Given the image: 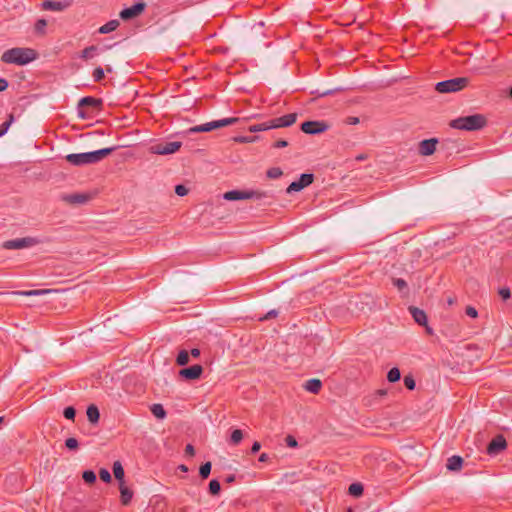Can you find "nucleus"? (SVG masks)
I'll list each match as a JSON object with an SVG mask.
<instances>
[{
	"instance_id": "1",
	"label": "nucleus",
	"mask_w": 512,
	"mask_h": 512,
	"mask_svg": "<svg viewBox=\"0 0 512 512\" xmlns=\"http://www.w3.org/2000/svg\"><path fill=\"white\" fill-rule=\"evenodd\" d=\"M37 58V53L32 48L16 47L6 50L1 61L6 64H15L19 66L26 65Z\"/></svg>"
},
{
	"instance_id": "2",
	"label": "nucleus",
	"mask_w": 512,
	"mask_h": 512,
	"mask_svg": "<svg viewBox=\"0 0 512 512\" xmlns=\"http://www.w3.org/2000/svg\"><path fill=\"white\" fill-rule=\"evenodd\" d=\"M115 150V147L103 148L85 153H72L66 156V160L75 166L97 163Z\"/></svg>"
},
{
	"instance_id": "3",
	"label": "nucleus",
	"mask_w": 512,
	"mask_h": 512,
	"mask_svg": "<svg viewBox=\"0 0 512 512\" xmlns=\"http://www.w3.org/2000/svg\"><path fill=\"white\" fill-rule=\"evenodd\" d=\"M486 124L483 115L474 114L465 117H459L451 121V127L459 130L475 131L479 130Z\"/></svg>"
},
{
	"instance_id": "4",
	"label": "nucleus",
	"mask_w": 512,
	"mask_h": 512,
	"mask_svg": "<svg viewBox=\"0 0 512 512\" xmlns=\"http://www.w3.org/2000/svg\"><path fill=\"white\" fill-rule=\"evenodd\" d=\"M238 118L236 117H229V118H223L220 120H214L211 122H207L201 125H196L194 127H191L189 132L190 133H201V132H210L214 129L222 128L225 126L233 125L238 122Z\"/></svg>"
},
{
	"instance_id": "5",
	"label": "nucleus",
	"mask_w": 512,
	"mask_h": 512,
	"mask_svg": "<svg viewBox=\"0 0 512 512\" xmlns=\"http://www.w3.org/2000/svg\"><path fill=\"white\" fill-rule=\"evenodd\" d=\"M468 84V79L465 77H457L445 81L438 82L435 89L439 93H452L465 88Z\"/></svg>"
},
{
	"instance_id": "6",
	"label": "nucleus",
	"mask_w": 512,
	"mask_h": 512,
	"mask_svg": "<svg viewBox=\"0 0 512 512\" xmlns=\"http://www.w3.org/2000/svg\"><path fill=\"white\" fill-rule=\"evenodd\" d=\"M267 197L266 192L260 191H240V190H231L224 193L223 198L228 201H236V200H244V199H264Z\"/></svg>"
},
{
	"instance_id": "7",
	"label": "nucleus",
	"mask_w": 512,
	"mask_h": 512,
	"mask_svg": "<svg viewBox=\"0 0 512 512\" xmlns=\"http://www.w3.org/2000/svg\"><path fill=\"white\" fill-rule=\"evenodd\" d=\"M182 146L180 141L159 142L150 146L149 151L156 155H170L176 153Z\"/></svg>"
},
{
	"instance_id": "8",
	"label": "nucleus",
	"mask_w": 512,
	"mask_h": 512,
	"mask_svg": "<svg viewBox=\"0 0 512 512\" xmlns=\"http://www.w3.org/2000/svg\"><path fill=\"white\" fill-rule=\"evenodd\" d=\"M314 176L310 173L301 174L298 180L293 181L288 187L286 192L291 194L293 192H299L305 187L309 186L313 182Z\"/></svg>"
},
{
	"instance_id": "9",
	"label": "nucleus",
	"mask_w": 512,
	"mask_h": 512,
	"mask_svg": "<svg viewBox=\"0 0 512 512\" xmlns=\"http://www.w3.org/2000/svg\"><path fill=\"white\" fill-rule=\"evenodd\" d=\"M328 129V125L323 121H306L302 123L301 130L306 134H320Z\"/></svg>"
},
{
	"instance_id": "10",
	"label": "nucleus",
	"mask_w": 512,
	"mask_h": 512,
	"mask_svg": "<svg viewBox=\"0 0 512 512\" xmlns=\"http://www.w3.org/2000/svg\"><path fill=\"white\" fill-rule=\"evenodd\" d=\"M72 0H44L41 3V8L46 11H64L72 5Z\"/></svg>"
},
{
	"instance_id": "11",
	"label": "nucleus",
	"mask_w": 512,
	"mask_h": 512,
	"mask_svg": "<svg viewBox=\"0 0 512 512\" xmlns=\"http://www.w3.org/2000/svg\"><path fill=\"white\" fill-rule=\"evenodd\" d=\"M297 114L296 113H289L281 117L270 119V128H283V127H289L293 125L296 122Z\"/></svg>"
},
{
	"instance_id": "12",
	"label": "nucleus",
	"mask_w": 512,
	"mask_h": 512,
	"mask_svg": "<svg viewBox=\"0 0 512 512\" xmlns=\"http://www.w3.org/2000/svg\"><path fill=\"white\" fill-rule=\"evenodd\" d=\"M145 7H146L145 3L138 2V3L134 4V5H132L131 7L123 9L120 12V17L123 20L132 19V18L137 17L138 15H140L145 10Z\"/></svg>"
},
{
	"instance_id": "13",
	"label": "nucleus",
	"mask_w": 512,
	"mask_h": 512,
	"mask_svg": "<svg viewBox=\"0 0 512 512\" xmlns=\"http://www.w3.org/2000/svg\"><path fill=\"white\" fill-rule=\"evenodd\" d=\"M506 448V440L502 435L494 437L487 446L489 455H497Z\"/></svg>"
},
{
	"instance_id": "14",
	"label": "nucleus",
	"mask_w": 512,
	"mask_h": 512,
	"mask_svg": "<svg viewBox=\"0 0 512 512\" xmlns=\"http://www.w3.org/2000/svg\"><path fill=\"white\" fill-rule=\"evenodd\" d=\"M36 241L33 238H18L6 241L4 247L6 249H22L34 245Z\"/></svg>"
},
{
	"instance_id": "15",
	"label": "nucleus",
	"mask_w": 512,
	"mask_h": 512,
	"mask_svg": "<svg viewBox=\"0 0 512 512\" xmlns=\"http://www.w3.org/2000/svg\"><path fill=\"white\" fill-rule=\"evenodd\" d=\"M100 104H101V101L99 99L94 98V97L87 96V97L81 98L80 101H79V104H78V115H79V117H81L82 119H85V118L88 117V114L83 109L85 106L98 107V106H100Z\"/></svg>"
},
{
	"instance_id": "16",
	"label": "nucleus",
	"mask_w": 512,
	"mask_h": 512,
	"mask_svg": "<svg viewBox=\"0 0 512 512\" xmlns=\"http://www.w3.org/2000/svg\"><path fill=\"white\" fill-rule=\"evenodd\" d=\"M203 372L201 365H193L188 368L181 369L179 375L185 379L195 380L198 379Z\"/></svg>"
},
{
	"instance_id": "17",
	"label": "nucleus",
	"mask_w": 512,
	"mask_h": 512,
	"mask_svg": "<svg viewBox=\"0 0 512 512\" xmlns=\"http://www.w3.org/2000/svg\"><path fill=\"white\" fill-rule=\"evenodd\" d=\"M437 143V139L434 138L421 141L419 144L420 154L424 156L433 154L436 150Z\"/></svg>"
},
{
	"instance_id": "18",
	"label": "nucleus",
	"mask_w": 512,
	"mask_h": 512,
	"mask_svg": "<svg viewBox=\"0 0 512 512\" xmlns=\"http://www.w3.org/2000/svg\"><path fill=\"white\" fill-rule=\"evenodd\" d=\"M409 310L416 323L422 326L427 325V316L423 310L416 307H410Z\"/></svg>"
},
{
	"instance_id": "19",
	"label": "nucleus",
	"mask_w": 512,
	"mask_h": 512,
	"mask_svg": "<svg viewBox=\"0 0 512 512\" xmlns=\"http://www.w3.org/2000/svg\"><path fill=\"white\" fill-rule=\"evenodd\" d=\"M463 459L460 456L454 455L448 458L446 467L450 471H459L462 467Z\"/></svg>"
},
{
	"instance_id": "20",
	"label": "nucleus",
	"mask_w": 512,
	"mask_h": 512,
	"mask_svg": "<svg viewBox=\"0 0 512 512\" xmlns=\"http://www.w3.org/2000/svg\"><path fill=\"white\" fill-rule=\"evenodd\" d=\"M321 387L322 383L318 379H310L306 381V383L304 384L305 390L313 394H317L320 391Z\"/></svg>"
},
{
	"instance_id": "21",
	"label": "nucleus",
	"mask_w": 512,
	"mask_h": 512,
	"mask_svg": "<svg viewBox=\"0 0 512 512\" xmlns=\"http://www.w3.org/2000/svg\"><path fill=\"white\" fill-rule=\"evenodd\" d=\"M119 489L121 494V502L122 504L127 505L131 501L133 493L127 486H125L124 482L120 483Z\"/></svg>"
},
{
	"instance_id": "22",
	"label": "nucleus",
	"mask_w": 512,
	"mask_h": 512,
	"mask_svg": "<svg viewBox=\"0 0 512 512\" xmlns=\"http://www.w3.org/2000/svg\"><path fill=\"white\" fill-rule=\"evenodd\" d=\"M99 48L95 45L86 47L80 54V58L83 60H89L94 58L98 54Z\"/></svg>"
},
{
	"instance_id": "23",
	"label": "nucleus",
	"mask_w": 512,
	"mask_h": 512,
	"mask_svg": "<svg viewBox=\"0 0 512 512\" xmlns=\"http://www.w3.org/2000/svg\"><path fill=\"white\" fill-rule=\"evenodd\" d=\"M118 26H119L118 20H111L99 28V33L108 34L110 32L115 31Z\"/></svg>"
},
{
	"instance_id": "24",
	"label": "nucleus",
	"mask_w": 512,
	"mask_h": 512,
	"mask_svg": "<svg viewBox=\"0 0 512 512\" xmlns=\"http://www.w3.org/2000/svg\"><path fill=\"white\" fill-rule=\"evenodd\" d=\"M87 417L91 423H97L100 417L98 408L95 405H90L87 408Z\"/></svg>"
},
{
	"instance_id": "25",
	"label": "nucleus",
	"mask_w": 512,
	"mask_h": 512,
	"mask_svg": "<svg viewBox=\"0 0 512 512\" xmlns=\"http://www.w3.org/2000/svg\"><path fill=\"white\" fill-rule=\"evenodd\" d=\"M270 129L271 128H270L269 120L262 122V123L253 124V125L249 126V128H248L249 132H252V133L262 132V131H266V130H270Z\"/></svg>"
},
{
	"instance_id": "26",
	"label": "nucleus",
	"mask_w": 512,
	"mask_h": 512,
	"mask_svg": "<svg viewBox=\"0 0 512 512\" xmlns=\"http://www.w3.org/2000/svg\"><path fill=\"white\" fill-rule=\"evenodd\" d=\"M113 473L117 480L124 482V469L119 461L114 462L113 464Z\"/></svg>"
},
{
	"instance_id": "27",
	"label": "nucleus",
	"mask_w": 512,
	"mask_h": 512,
	"mask_svg": "<svg viewBox=\"0 0 512 512\" xmlns=\"http://www.w3.org/2000/svg\"><path fill=\"white\" fill-rule=\"evenodd\" d=\"M66 200L74 204H83L88 200V197L84 194H72L66 197Z\"/></svg>"
},
{
	"instance_id": "28",
	"label": "nucleus",
	"mask_w": 512,
	"mask_h": 512,
	"mask_svg": "<svg viewBox=\"0 0 512 512\" xmlns=\"http://www.w3.org/2000/svg\"><path fill=\"white\" fill-rule=\"evenodd\" d=\"M50 290L41 289V290H27V291H17L14 294L22 295V296H40L49 293Z\"/></svg>"
},
{
	"instance_id": "29",
	"label": "nucleus",
	"mask_w": 512,
	"mask_h": 512,
	"mask_svg": "<svg viewBox=\"0 0 512 512\" xmlns=\"http://www.w3.org/2000/svg\"><path fill=\"white\" fill-rule=\"evenodd\" d=\"M151 413L158 419H163L166 416V412L161 404H153L151 406Z\"/></svg>"
},
{
	"instance_id": "30",
	"label": "nucleus",
	"mask_w": 512,
	"mask_h": 512,
	"mask_svg": "<svg viewBox=\"0 0 512 512\" xmlns=\"http://www.w3.org/2000/svg\"><path fill=\"white\" fill-rule=\"evenodd\" d=\"M189 362V353L186 350H181L176 358V363L179 366H184Z\"/></svg>"
},
{
	"instance_id": "31",
	"label": "nucleus",
	"mask_w": 512,
	"mask_h": 512,
	"mask_svg": "<svg viewBox=\"0 0 512 512\" xmlns=\"http://www.w3.org/2000/svg\"><path fill=\"white\" fill-rule=\"evenodd\" d=\"M348 491L350 495L359 497L363 493V486L360 483H353L349 486Z\"/></svg>"
},
{
	"instance_id": "32",
	"label": "nucleus",
	"mask_w": 512,
	"mask_h": 512,
	"mask_svg": "<svg viewBox=\"0 0 512 512\" xmlns=\"http://www.w3.org/2000/svg\"><path fill=\"white\" fill-rule=\"evenodd\" d=\"M46 26H47V21L45 19L37 20V22L35 23V26H34L35 32L40 35H44L46 33Z\"/></svg>"
},
{
	"instance_id": "33",
	"label": "nucleus",
	"mask_w": 512,
	"mask_h": 512,
	"mask_svg": "<svg viewBox=\"0 0 512 512\" xmlns=\"http://www.w3.org/2000/svg\"><path fill=\"white\" fill-rule=\"evenodd\" d=\"M400 377H401L400 370L396 367L390 369L387 374L388 381L392 382V383L398 381L400 379Z\"/></svg>"
},
{
	"instance_id": "34",
	"label": "nucleus",
	"mask_w": 512,
	"mask_h": 512,
	"mask_svg": "<svg viewBox=\"0 0 512 512\" xmlns=\"http://www.w3.org/2000/svg\"><path fill=\"white\" fill-rule=\"evenodd\" d=\"M220 490H221L220 482L216 479L211 480L209 483V492L212 495H217V494H219Z\"/></svg>"
},
{
	"instance_id": "35",
	"label": "nucleus",
	"mask_w": 512,
	"mask_h": 512,
	"mask_svg": "<svg viewBox=\"0 0 512 512\" xmlns=\"http://www.w3.org/2000/svg\"><path fill=\"white\" fill-rule=\"evenodd\" d=\"M13 121L14 117L12 114H10L8 120H6L0 125V137L6 134Z\"/></svg>"
},
{
	"instance_id": "36",
	"label": "nucleus",
	"mask_w": 512,
	"mask_h": 512,
	"mask_svg": "<svg viewBox=\"0 0 512 512\" xmlns=\"http://www.w3.org/2000/svg\"><path fill=\"white\" fill-rule=\"evenodd\" d=\"M210 472H211V463L210 462H206L203 465H201V467L199 469V474L203 479L207 478L209 476Z\"/></svg>"
},
{
	"instance_id": "37",
	"label": "nucleus",
	"mask_w": 512,
	"mask_h": 512,
	"mask_svg": "<svg viewBox=\"0 0 512 512\" xmlns=\"http://www.w3.org/2000/svg\"><path fill=\"white\" fill-rule=\"evenodd\" d=\"M242 438H243V433H242V431H241V430H239V429H235V430L232 432V434H231V442H232L233 444H235V445H236V444H238V443H240V442H241V440H242Z\"/></svg>"
},
{
	"instance_id": "38",
	"label": "nucleus",
	"mask_w": 512,
	"mask_h": 512,
	"mask_svg": "<svg viewBox=\"0 0 512 512\" xmlns=\"http://www.w3.org/2000/svg\"><path fill=\"white\" fill-rule=\"evenodd\" d=\"M282 175V170L278 167L270 168L267 171V176L271 179L279 178Z\"/></svg>"
},
{
	"instance_id": "39",
	"label": "nucleus",
	"mask_w": 512,
	"mask_h": 512,
	"mask_svg": "<svg viewBox=\"0 0 512 512\" xmlns=\"http://www.w3.org/2000/svg\"><path fill=\"white\" fill-rule=\"evenodd\" d=\"M83 479L87 483H94L96 481V475L93 471L87 470L83 472Z\"/></svg>"
},
{
	"instance_id": "40",
	"label": "nucleus",
	"mask_w": 512,
	"mask_h": 512,
	"mask_svg": "<svg viewBox=\"0 0 512 512\" xmlns=\"http://www.w3.org/2000/svg\"><path fill=\"white\" fill-rule=\"evenodd\" d=\"M104 76L105 75H104V69L103 68L97 67V68L94 69V71H93V79H94V81L100 82V81L103 80Z\"/></svg>"
},
{
	"instance_id": "41",
	"label": "nucleus",
	"mask_w": 512,
	"mask_h": 512,
	"mask_svg": "<svg viewBox=\"0 0 512 512\" xmlns=\"http://www.w3.org/2000/svg\"><path fill=\"white\" fill-rule=\"evenodd\" d=\"M65 446L70 450H74L78 447V441L73 437L67 438L65 441Z\"/></svg>"
},
{
	"instance_id": "42",
	"label": "nucleus",
	"mask_w": 512,
	"mask_h": 512,
	"mask_svg": "<svg viewBox=\"0 0 512 512\" xmlns=\"http://www.w3.org/2000/svg\"><path fill=\"white\" fill-rule=\"evenodd\" d=\"M498 294L500 295V297L503 300H507V299H509L511 297V292H510V289L508 287H501V288H499Z\"/></svg>"
},
{
	"instance_id": "43",
	"label": "nucleus",
	"mask_w": 512,
	"mask_h": 512,
	"mask_svg": "<svg viewBox=\"0 0 512 512\" xmlns=\"http://www.w3.org/2000/svg\"><path fill=\"white\" fill-rule=\"evenodd\" d=\"M75 409L71 406L64 409L63 415L66 419L73 420L75 417Z\"/></svg>"
},
{
	"instance_id": "44",
	"label": "nucleus",
	"mask_w": 512,
	"mask_h": 512,
	"mask_svg": "<svg viewBox=\"0 0 512 512\" xmlns=\"http://www.w3.org/2000/svg\"><path fill=\"white\" fill-rule=\"evenodd\" d=\"M99 477L102 481L108 483L111 481V474L108 470L106 469H101L100 472H99Z\"/></svg>"
},
{
	"instance_id": "45",
	"label": "nucleus",
	"mask_w": 512,
	"mask_h": 512,
	"mask_svg": "<svg viewBox=\"0 0 512 512\" xmlns=\"http://www.w3.org/2000/svg\"><path fill=\"white\" fill-rule=\"evenodd\" d=\"M404 384L409 390H413L415 388V380L411 376L404 377Z\"/></svg>"
},
{
	"instance_id": "46",
	"label": "nucleus",
	"mask_w": 512,
	"mask_h": 512,
	"mask_svg": "<svg viewBox=\"0 0 512 512\" xmlns=\"http://www.w3.org/2000/svg\"><path fill=\"white\" fill-rule=\"evenodd\" d=\"M175 193L178 196H185L188 194V189L184 185L180 184L175 187Z\"/></svg>"
},
{
	"instance_id": "47",
	"label": "nucleus",
	"mask_w": 512,
	"mask_h": 512,
	"mask_svg": "<svg viewBox=\"0 0 512 512\" xmlns=\"http://www.w3.org/2000/svg\"><path fill=\"white\" fill-rule=\"evenodd\" d=\"M465 313L467 316H469L471 318H477V316H478L477 310L472 306H467L465 309Z\"/></svg>"
},
{
	"instance_id": "48",
	"label": "nucleus",
	"mask_w": 512,
	"mask_h": 512,
	"mask_svg": "<svg viewBox=\"0 0 512 512\" xmlns=\"http://www.w3.org/2000/svg\"><path fill=\"white\" fill-rule=\"evenodd\" d=\"M393 284L399 289V290H403L404 288L407 287V284L406 282L401 279V278H397V279H394L393 281Z\"/></svg>"
},
{
	"instance_id": "49",
	"label": "nucleus",
	"mask_w": 512,
	"mask_h": 512,
	"mask_svg": "<svg viewBox=\"0 0 512 512\" xmlns=\"http://www.w3.org/2000/svg\"><path fill=\"white\" fill-rule=\"evenodd\" d=\"M286 443L289 447H296L297 446V441L295 438H293L292 436H288L286 438Z\"/></svg>"
},
{
	"instance_id": "50",
	"label": "nucleus",
	"mask_w": 512,
	"mask_h": 512,
	"mask_svg": "<svg viewBox=\"0 0 512 512\" xmlns=\"http://www.w3.org/2000/svg\"><path fill=\"white\" fill-rule=\"evenodd\" d=\"M346 123L348 125H356L359 123V118L358 117H354V116H350L346 119Z\"/></svg>"
},
{
	"instance_id": "51",
	"label": "nucleus",
	"mask_w": 512,
	"mask_h": 512,
	"mask_svg": "<svg viewBox=\"0 0 512 512\" xmlns=\"http://www.w3.org/2000/svg\"><path fill=\"white\" fill-rule=\"evenodd\" d=\"M8 87V81L4 78H0V92L6 90Z\"/></svg>"
},
{
	"instance_id": "52",
	"label": "nucleus",
	"mask_w": 512,
	"mask_h": 512,
	"mask_svg": "<svg viewBox=\"0 0 512 512\" xmlns=\"http://www.w3.org/2000/svg\"><path fill=\"white\" fill-rule=\"evenodd\" d=\"M288 145V142L286 140H278L275 144H274V147L276 148H284Z\"/></svg>"
},
{
	"instance_id": "53",
	"label": "nucleus",
	"mask_w": 512,
	"mask_h": 512,
	"mask_svg": "<svg viewBox=\"0 0 512 512\" xmlns=\"http://www.w3.org/2000/svg\"><path fill=\"white\" fill-rule=\"evenodd\" d=\"M260 448H261V444L256 441V442L253 443V445L251 447V452L253 454H255V453H257L260 450Z\"/></svg>"
},
{
	"instance_id": "54",
	"label": "nucleus",
	"mask_w": 512,
	"mask_h": 512,
	"mask_svg": "<svg viewBox=\"0 0 512 512\" xmlns=\"http://www.w3.org/2000/svg\"><path fill=\"white\" fill-rule=\"evenodd\" d=\"M185 453L187 455L193 456L195 453L194 447L191 444H188L185 448Z\"/></svg>"
},
{
	"instance_id": "55",
	"label": "nucleus",
	"mask_w": 512,
	"mask_h": 512,
	"mask_svg": "<svg viewBox=\"0 0 512 512\" xmlns=\"http://www.w3.org/2000/svg\"><path fill=\"white\" fill-rule=\"evenodd\" d=\"M191 355H192V357H194V358L199 357V356H200V350H199L198 348H193V349L191 350Z\"/></svg>"
},
{
	"instance_id": "56",
	"label": "nucleus",
	"mask_w": 512,
	"mask_h": 512,
	"mask_svg": "<svg viewBox=\"0 0 512 512\" xmlns=\"http://www.w3.org/2000/svg\"><path fill=\"white\" fill-rule=\"evenodd\" d=\"M277 314H278V313H277V311H276V310H271V311H269V312L267 313V315L265 316V318H264V319H269V318H271V317H275V316H277Z\"/></svg>"
},
{
	"instance_id": "57",
	"label": "nucleus",
	"mask_w": 512,
	"mask_h": 512,
	"mask_svg": "<svg viewBox=\"0 0 512 512\" xmlns=\"http://www.w3.org/2000/svg\"><path fill=\"white\" fill-rule=\"evenodd\" d=\"M268 458H269L268 454H266V453H262V454L259 456V459H258V460H259L260 462H266V461L268 460Z\"/></svg>"
},
{
	"instance_id": "58",
	"label": "nucleus",
	"mask_w": 512,
	"mask_h": 512,
	"mask_svg": "<svg viewBox=\"0 0 512 512\" xmlns=\"http://www.w3.org/2000/svg\"><path fill=\"white\" fill-rule=\"evenodd\" d=\"M179 469H180L181 471H183V472H187V471H188V468H187V466H185V465H180V466H179Z\"/></svg>"
},
{
	"instance_id": "59",
	"label": "nucleus",
	"mask_w": 512,
	"mask_h": 512,
	"mask_svg": "<svg viewBox=\"0 0 512 512\" xmlns=\"http://www.w3.org/2000/svg\"><path fill=\"white\" fill-rule=\"evenodd\" d=\"M106 71H107V72H112V68H111V66H107V67H106Z\"/></svg>"
},
{
	"instance_id": "60",
	"label": "nucleus",
	"mask_w": 512,
	"mask_h": 512,
	"mask_svg": "<svg viewBox=\"0 0 512 512\" xmlns=\"http://www.w3.org/2000/svg\"><path fill=\"white\" fill-rule=\"evenodd\" d=\"M379 394H380V395H385V394H386V391H385V390H380V391H379Z\"/></svg>"
},
{
	"instance_id": "61",
	"label": "nucleus",
	"mask_w": 512,
	"mask_h": 512,
	"mask_svg": "<svg viewBox=\"0 0 512 512\" xmlns=\"http://www.w3.org/2000/svg\"><path fill=\"white\" fill-rule=\"evenodd\" d=\"M241 141H243V142H247V141H249V140H248V138L243 137V138H241Z\"/></svg>"
},
{
	"instance_id": "62",
	"label": "nucleus",
	"mask_w": 512,
	"mask_h": 512,
	"mask_svg": "<svg viewBox=\"0 0 512 512\" xmlns=\"http://www.w3.org/2000/svg\"><path fill=\"white\" fill-rule=\"evenodd\" d=\"M509 95L512 97V87L510 88Z\"/></svg>"
},
{
	"instance_id": "63",
	"label": "nucleus",
	"mask_w": 512,
	"mask_h": 512,
	"mask_svg": "<svg viewBox=\"0 0 512 512\" xmlns=\"http://www.w3.org/2000/svg\"><path fill=\"white\" fill-rule=\"evenodd\" d=\"M231 481H233V477L228 478V482H231Z\"/></svg>"
},
{
	"instance_id": "64",
	"label": "nucleus",
	"mask_w": 512,
	"mask_h": 512,
	"mask_svg": "<svg viewBox=\"0 0 512 512\" xmlns=\"http://www.w3.org/2000/svg\"><path fill=\"white\" fill-rule=\"evenodd\" d=\"M357 159H359V160H363V159H364V157H363V156H359Z\"/></svg>"
}]
</instances>
